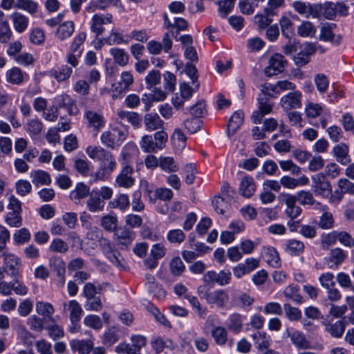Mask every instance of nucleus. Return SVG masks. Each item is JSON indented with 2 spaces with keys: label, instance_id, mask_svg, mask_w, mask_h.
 Returning a JSON list of instances; mask_svg holds the SVG:
<instances>
[{
  "label": "nucleus",
  "instance_id": "obj_1",
  "mask_svg": "<svg viewBox=\"0 0 354 354\" xmlns=\"http://www.w3.org/2000/svg\"><path fill=\"white\" fill-rule=\"evenodd\" d=\"M86 152L88 157L99 162V168L96 172L91 174V180H106L114 171L117 162L114 156L108 150L100 146H88Z\"/></svg>",
  "mask_w": 354,
  "mask_h": 354
},
{
  "label": "nucleus",
  "instance_id": "obj_2",
  "mask_svg": "<svg viewBox=\"0 0 354 354\" xmlns=\"http://www.w3.org/2000/svg\"><path fill=\"white\" fill-rule=\"evenodd\" d=\"M126 137L127 133L124 130L119 128H113L102 133L100 140L106 147L114 149L120 146Z\"/></svg>",
  "mask_w": 354,
  "mask_h": 354
},
{
  "label": "nucleus",
  "instance_id": "obj_3",
  "mask_svg": "<svg viewBox=\"0 0 354 354\" xmlns=\"http://www.w3.org/2000/svg\"><path fill=\"white\" fill-rule=\"evenodd\" d=\"M100 246L103 254L110 262L118 268H124V261L120 253L112 246L109 240L102 239L100 242Z\"/></svg>",
  "mask_w": 354,
  "mask_h": 354
},
{
  "label": "nucleus",
  "instance_id": "obj_4",
  "mask_svg": "<svg viewBox=\"0 0 354 354\" xmlns=\"http://www.w3.org/2000/svg\"><path fill=\"white\" fill-rule=\"evenodd\" d=\"M331 185L326 176L318 173L312 176V189L316 195L326 198L330 194Z\"/></svg>",
  "mask_w": 354,
  "mask_h": 354
},
{
  "label": "nucleus",
  "instance_id": "obj_5",
  "mask_svg": "<svg viewBox=\"0 0 354 354\" xmlns=\"http://www.w3.org/2000/svg\"><path fill=\"white\" fill-rule=\"evenodd\" d=\"M133 83V77L129 71H124L120 75V81L113 85V99L121 97L122 95L126 93L130 86Z\"/></svg>",
  "mask_w": 354,
  "mask_h": 354
},
{
  "label": "nucleus",
  "instance_id": "obj_6",
  "mask_svg": "<svg viewBox=\"0 0 354 354\" xmlns=\"http://www.w3.org/2000/svg\"><path fill=\"white\" fill-rule=\"evenodd\" d=\"M258 102L259 109L252 115V120L254 124H260L264 115L272 111L273 106V102L267 96L259 95Z\"/></svg>",
  "mask_w": 354,
  "mask_h": 354
},
{
  "label": "nucleus",
  "instance_id": "obj_7",
  "mask_svg": "<svg viewBox=\"0 0 354 354\" xmlns=\"http://www.w3.org/2000/svg\"><path fill=\"white\" fill-rule=\"evenodd\" d=\"M231 272L230 270H221L219 272L208 271L203 275V281L207 284L218 283L223 286L230 283Z\"/></svg>",
  "mask_w": 354,
  "mask_h": 354
},
{
  "label": "nucleus",
  "instance_id": "obj_8",
  "mask_svg": "<svg viewBox=\"0 0 354 354\" xmlns=\"http://www.w3.org/2000/svg\"><path fill=\"white\" fill-rule=\"evenodd\" d=\"M204 298L207 304L215 305L219 308H224L229 301L228 294L224 290L205 291Z\"/></svg>",
  "mask_w": 354,
  "mask_h": 354
},
{
  "label": "nucleus",
  "instance_id": "obj_9",
  "mask_svg": "<svg viewBox=\"0 0 354 354\" xmlns=\"http://www.w3.org/2000/svg\"><path fill=\"white\" fill-rule=\"evenodd\" d=\"M286 64V60L283 59L282 55L275 53L270 58L269 66L266 68L265 73L267 76L270 77L282 73Z\"/></svg>",
  "mask_w": 354,
  "mask_h": 354
},
{
  "label": "nucleus",
  "instance_id": "obj_10",
  "mask_svg": "<svg viewBox=\"0 0 354 354\" xmlns=\"http://www.w3.org/2000/svg\"><path fill=\"white\" fill-rule=\"evenodd\" d=\"M55 109H66L70 115H75L77 113L75 102L66 94L59 95L54 99Z\"/></svg>",
  "mask_w": 354,
  "mask_h": 354
},
{
  "label": "nucleus",
  "instance_id": "obj_11",
  "mask_svg": "<svg viewBox=\"0 0 354 354\" xmlns=\"http://www.w3.org/2000/svg\"><path fill=\"white\" fill-rule=\"evenodd\" d=\"M336 239H337L344 246L349 248L354 246V239L347 232L333 231L328 234L326 237V242L328 243H334Z\"/></svg>",
  "mask_w": 354,
  "mask_h": 354
},
{
  "label": "nucleus",
  "instance_id": "obj_12",
  "mask_svg": "<svg viewBox=\"0 0 354 354\" xmlns=\"http://www.w3.org/2000/svg\"><path fill=\"white\" fill-rule=\"evenodd\" d=\"M301 93L299 91L290 92L281 99V104L285 110L297 109L301 106Z\"/></svg>",
  "mask_w": 354,
  "mask_h": 354
},
{
  "label": "nucleus",
  "instance_id": "obj_13",
  "mask_svg": "<svg viewBox=\"0 0 354 354\" xmlns=\"http://www.w3.org/2000/svg\"><path fill=\"white\" fill-rule=\"evenodd\" d=\"M133 169L130 165L123 167L120 173L115 178V182L119 187L124 188L131 187L134 183V178L132 177Z\"/></svg>",
  "mask_w": 354,
  "mask_h": 354
},
{
  "label": "nucleus",
  "instance_id": "obj_14",
  "mask_svg": "<svg viewBox=\"0 0 354 354\" xmlns=\"http://www.w3.org/2000/svg\"><path fill=\"white\" fill-rule=\"evenodd\" d=\"M84 117L88 121V126L96 131H99L105 125L104 118L98 112L86 109L84 112Z\"/></svg>",
  "mask_w": 354,
  "mask_h": 354
},
{
  "label": "nucleus",
  "instance_id": "obj_15",
  "mask_svg": "<svg viewBox=\"0 0 354 354\" xmlns=\"http://www.w3.org/2000/svg\"><path fill=\"white\" fill-rule=\"evenodd\" d=\"M279 24L282 35L288 40V42H290L295 35L294 24L292 19L286 15H282L279 19Z\"/></svg>",
  "mask_w": 354,
  "mask_h": 354
},
{
  "label": "nucleus",
  "instance_id": "obj_16",
  "mask_svg": "<svg viewBox=\"0 0 354 354\" xmlns=\"http://www.w3.org/2000/svg\"><path fill=\"white\" fill-rule=\"evenodd\" d=\"M164 124V121L156 113H149L144 116V124L147 131L162 129Z\"/></svg>",
  "mask_w": 354,
  "mask_h": 354
},
{
  "label": "nucleus",
  "instance_id": "obj_17",
  "mask_svg": "<svg viewBox=\"0 0 354 354\" xmlns=\"http://www.w3.org/2000/svg\"><path fill=\"white\" fill-rule=\"evenodd\" d=\"M244 114L242 111H235L230 117L227 127V135L231 138L243 123Z\"/></svg>",
  "mask_w": 354,
  "mask_h": 354
},
{
  "label": "nucleus",
  "instance_id": "obj_18",
  "mask_svg": "<svg viewBox=\"0 0 354 354\" xmlns=\"http://www.w3.org/2000/svg\"><path fill=\"white\" fill-rule=\"evenodd\" d=\"M299 46L301 49L293 59L297 66H302L309 62L310 56L315 52L316 48L315 46H304V48H301L303 46Z\"/></svg>",
  "mask_w": 354,
  "mask_h": 354
},
{
  "label": "nucleus",
  "instance_id": "obj_19",
  "mask_svg": "<svg viewBox=\"0 0 354 354\" xmlns=\"http://www.w3.org/2000/svg\"><path fill=\"white\" fill-rule=\"evenodd\" d=\"M112 16L110 14L106 15H94L92 18V24L91 28L92 31L96 33L97 36L102 34L104 31L103 24H110L111 22Z\"/></svg>",
  "mask_w": 354,
  "mask_h": 354
},
{
  "label": "nucleus",
  "instance_id": "obj_20",
  "mask_svg": "<svg viewBox=\"0 0 354 354\" xmlns=\"http://www.w3.org/2000/svg\"><path fill=\"white\" fill-rule=\"evenodd\" d=\"M4 265L6 272H10L11 276H16L18 274L19 266V259L12 254L3 253Z\"/></svg>",
  "mask_w": 354,
  "mask_h": 354
},
{
  "label": "nucleus",
  "instance_id": "obj_21",
  "mask_svg": "<svg viewBox=\"0 0 354 354\" xmlns=\"http://www.w3.org/2000/svg\"><path fill=\"white\" fill-rule=\"evenodd\" d=\"M114 236L119 244L125 246L130 245L134 239V234L124 227H118L114 232Z\"/></svg>",
  "mask_w": 354,
  "mask_h": 354
},
{
  "label": "nucleus",
  "instance_id": "obj_22",
  "mask_svg": "<svg viewBox=\"0 0 354 354\" xmlns=\"http://www.w3.org/2000/svg\"><path fill=\"white\" fill-rule=\"evenodd\" d=\"M68 310L70 311V319L73 325V328H71V330L73 332L75 331V328L81 319L83 310L80 304L76 300H71L69 301Z\"/></svg>",
  "mask_w": 354,
  "mask_h": 354
},
{
  "label": "nucleus",
  "instance_id": "obj_23",
  "mask_svg": "<svg viewBox=\"0 0 354 354\" xmlns=\"http://www.w3.org/2000/svg\"><path fill=\"white\" fill-rule=\"evenodd\" d=\"M86 206L90 212H98L103 209L104 201L95 193V190H93L86 201Z\"/></svg>",
  "mask_w": 354,
  "mask_h": 354
},
{
  "label": "nucleus",
  "instance_id": "obj_24",
  "mask_svg": "<svg viewBox=\"0 0 354 354\" xmlns=\"http://www.w3.org/2000/svg\"><path fill=\"white\" fill-rule=\"evenodd\" d=\"M256 189V185L252 178L245 176L242 178L240 187V194L245 198L251 197Z\"/></svg>",
  "mask_w": 354,
  "mask_h": 354
},
{
  "label": "nucleus",
  "instance_id": "obj_25",
  "mask_svg": "<svg viewBox=\"0 0 354 354\" xmlns=\"http://www.w3.org/2000/svg\"><path fill=\"white\" fill-rule=\"evenodd\" d=\"M138 154V149L137 147L133 143H128L126 145L122 151V165L124 166L129 165V164L132 162V160L134 156Z\"/></svg>",
  "mask_w": 354,
  "mask_h": 354
},
{
  "label": "nucleus",
  "instance_id": "obj_26",
  "mask_svg": "<svg viewBox=\"0 0 354 354\" xmlns=\"http://www.w3.org/2000/svg\"><path fill=\"white\" fill-rule=\"evenodd\" d=\"M325 330L335 338H339L342 336L345 330V323L342 320H338L332 324L330 322H324Z\"/></svg>",
  "mask_w": 354,
  "mask_h": 354
},
{
  "label": "nucleus",
  "instance_id": "obj_27",
  "mask_svg": "<svg viewBox=\"0 0 354 354\" xmlns=\"http://www.w3.org/2000/svg\"><path fill=\"white\" fill-rule=\"evenodd\" d=\"M334 156L337 161L342 165H346L349 162L348 158V147L346 144L341 142L334 147L333 149Z\"/></svg>",
  "mask_w": 354,
  "mask_h": 354
},
{
  "label": "nucleus",
  "instance_id": "obj_28",
  "mask_svg": "<svg viewBox=\"0 0 354 354\" xmlns=\"http://www.w3.org/2000/svg\"><path fill=\"white\" fill-rule=\"evenodd\" d=\"M70 346L73 351H77L80 354H88L93 349V343L91 340L73 339L70 342Z\"/></svg>",
  "mask_w": 354,
  "mask_h": 354
},
{
  "label": "nucleus",
  "instance_id": "obj_29",
  "mask_svg": "<svg viewBox=\"0 0 354 354\" xmlns=\"http://www.w3.org/2000/svg\"><path fill=\"white\" fill-rule=\"evenodd\" d=\"M90 188L84 183H78L74 190L70 194V197L72 201L77 203L81 199L88 196L90 194Z\"/></svg>",
  "mask_w": 354,
  "mask_h": 354
},
{
  "label": "nucleus",
  "instance_id": "obj_30",
  "mask_svg": "<svg viewBox=\"0 0 354 354\" xmlns=\"http://www.w3.org/2000/svg\"><path fill=\"white\" fill-rule=\"evenodd\" d=\"M10 18L12 20L14 28L17 32L21 33L25 31L29 23V19L26 16L16 12L10 15Z\"/></svg>",
  "mask_w": 354,
  "mask_h": 354
},
{
  "label": "nucleus",
  "instance_id": "obj_31",
  "mask_svg": "<svg viewBox=\"0 0 354 354\" xmlns=\"http://www.w3.org/2000/svg\"><path fill=\"white\" fill-rule=\"evenodd\" d=\"M28 75L17 67H13L6 72V80L12 84H21Z\"/></svg>",
  "mask_w": 354,
  "mask_h": 354
},
{
  "label": "nucleus",
  "instance_id": "obj_32",
  "mask_svg": "<svg viewBox=\"0 0 354 354\" xmlns=\"http://www.w3.org/2000/svg\"><path fill=\"white\" fill-rule=\"evenodd\" d=\"M290 337L292 344L298 349H308L310 348V344L303 333L294 331L290 335Z\"/></svg>",
  "mask_w": 354,
  "mask_h": 354
},
{
  "label": "nucleus",
  "instance_id": "obj_33",
  "mask_svg": "<svg viewBox=\"0 0 354 354\" xmlns=\"http://www.w3.org/2000/svg\"><path fill=\"white\" fill-rule=\"evenodd\" d=\"M15 8L23 10L30 15H34L38 11L39 4L33 0H16Z\"/></svg>",
  "mask_w": 354,
  "mask_h": 354
},
{
  "label": "nucleus",
  "instance_id": "obj_34",
  "mask_svg": "<svg viewBox=\"0 0 354 354\" xmlns=\"http://www.w3.org/2000/svg\"><path fill=\"white\" fill-rule=\"evenodd\" d=\"M263 257L265 261L271 266L277 268L280 266V258L274 248H264Z\"/></svg>",
  "mask_w": 354,
  "mask_h": 354
},
{
  "label": "nucleus",
  "instance_id": "obj_35",
  "mask_svg": "<svg viewBox=\"0 0 354 354\" xmlns=\"http://www.w3.org/2000/svg\"><path fill=\"white\" fill-rule=\"evenodd\" d=\"M316 32V27L309 21H302L297 28V35L301 37H313Z\"/></svg>",
  "mask_w": 354,
  "mask_h": 354
},
{
  "label": "nucleus",
  "instance_id": "obj_36",
  "mask_svg": "<svg viewBox=\"0 0 354 354\" xmlns=\"http://www.w3.org/2000/svg\"><path fill=\"white\" fill-rule=\"evenodd\" d=\"M118 116L122 121L129 122L135 127H138L141 122V118L136 112L122 110L118 111Z\"/></svg>",
  "mask_w": 354,
  "mask_h": 354
},
{
  "label": "nucleus",
  "instance_id": "obj_37",
  "mask_svg": "<svg viewBox=\"0 0 354 354\" xmlns=\"http://www.w3.org/2000/svg\"><path fill=\"white\" fill-rule=\"evenodd\" d=\"M32 182L35 185H48L51 183L49 174L43 170H35L30 173Z\"/></svg>",
  "mask_w": 354,
  "mask_h": 354
},
{
  "label": "nucleus",
  "instance_id": "obj_38",
  "mask_svg": "<svg viewBox=\"0 0 354 354\" xmlns=\"http://www.w3.org/2000/svg\"><path fill=\"white\" fill-rule=\"evenodd\" d=\"M336 26L335 24L326 23L320 27L319 39L324 42H333L335 35L333 32V28Z\"/></svg>",
  "mask_w": 354,
  "mask_h": 354
},
{
  "label": "nucleus",
  "instance_id": "obj_39",
  "mask_svg": "<svg viewBox=\"0 0 354 354\" xmlns=\"http://www.w3.org/2000/svg\"><path fill=\"white\" fill-rule=\"evenodd\" d=\"M273 16L264 12L257 13L254 16V23L258 26L259 29H266L268 28L273 21Z\"/></svg>",
  "mask_w": 354,
  "mask_h": 354
},
{
  "label": "nucleus",
  "instance_id": "obj_40",
  "mask_svg": "<svg viewBox=\"0 0 354 354\" xmlns=\"http://www.w3.org/2000/svg\"><path fill=\"white\" fill-rule=\"evenodd\" d=\"M211 335L215 343L219 346H223L227 340V332L223 326H215L211 331Z\"/></svg>",
  "mask_w": 354,
  "mask_h": 354
},
{
  "label": "nucleus",
  "instance_id": "obj_41",
  "mask_svg": "<svg viewBox=\"0 0 354 354\" xmlns=\"http://www.w3.org/2000/svg\"><path fill=\"white\" fill-rule=\"evenodd\" d=\"M74 32V24L71 21H65L58 27L56 36L60 40L71 37Z\"/></svg>",
  "mask_w": 354,
  "mask_h": 354
},
{
  "label": "nucleus",
  "instance_id": "obj_42",
  "mask_svg": "<svg viewBox=\"0 0 354 354\" xmlns=\"http://www.w3.org/2000/svg\"><path fill=\"white\" fill-rule=\"evenodd\" d=\"M140 189L144 192L145 197L148 198L151 203H156L155 191L157 188L153 184L149 183L147 180L142 179L140 181Z\"/></svg>",
  "mask_w": 354,
  "mask_h": 354
},
{
  "label": "nucleus",
  "instance_id": "obj_43",
  "mask_svg": "<svg viewBox=\"0 0 354 354\" xmlns=\"http://www.w3.org/2000/svg\"><path fill=\"white\" fill-rule=\"evenodd\" d=\"M72 73V68L66 65L62 66L58 70H51L50 75L57 81H65L69 78Z\"/></svg>",
  "mask_w": 354,
  "mask_h": 354
},
{
  "label": "nucleus",
  "instance_id": "obj_44",
  "mask_svg": "<svg viewBox=\"0 0 354 354\" xmlns=\"http://www.w3.org/2000/svg\"><path fill=\"white\" fill-rule=\"evenodd\" d=\"M84 306L86 310L97 312L102 309L103 304L101 298L95 295L86 298Z\"/></svg>",
  "mask_w": 354,
  "mask_h": 354
},
{
  "label": "nucleus",
  "instance_id": "obj_45",
  "mask_svg": "<svg viewBox=\"0 0 354 354\" xmlns=\"http://www.w3.org/2000/svg\"><path fill=\"white\" fill-rule=\"evenodd\" d=\"M283 294L287 299H291L296 304H301L303 302L302 297L299 294V287L297 285H290L287 286Z\"/></svg>",
  "mask_w": 354,
  "mask_h": 354
},
{
  "label": "nucleus",
  "instance_id": "obj_46",
  "mask_svg": "<svg viewBox=\"0 0 354 354\" xmlns=\"http://www.w3.org/2000/svg\"><path fill=\"white\" fill-rule=\"evenodd\" d=\"M43 128L44 126L41 121L37 118L29 120L26 124V131L32 137L38 136Z\"/></svg>",
  "mask_w": 354,
  "mask_h": 354
},
{
  "label": "nucleus",
  "instance_id": "obj_47",
  "mask_svg": "<svg viewBox=\"0 0 354 354\" xmlns=\"http://www.w3.org/2000/svg\"><path fill=\"white\" fill-rule=\"evenodd\" d=\"M49 266L50 269L57 274L65 273L66 267L63 259L57 256H53L49 259Z\"/></svg>",
  "mask_w": 354,
  "mask_h": 354
},
{
  "label": "nucleus",
  "instance_id": "obj_48",
  "mask_svg": "<svg viewBox=\"0 0 354 354\" xmlns=\"http://www.w3.org/2000/svg\"><path fill=\"white\" fill-rule=\"evenodd\" d=\"M185 270V266L179 257H174L169 262V270L174 276H180Z\"/></svg>",
  "mask_w": 354,
  "mask_h": 354
},
{
  "label": "nucleus",
  "instance_id": "obj_49",
  "mask_svg": "<svg viewBox=\"0 0 354 354\" xmlns=\"http://www.w3.org/2000/svg\"><path fill=\"white\" fill-rule=\"evenodd\" d=\"M141 149L145 153L156 152L158 148L155 145V142L150 135H145L140 141Z\"/></svg>",
  "mask_w": 354,
  "mask_h": 354
},
{
  "label": "nucleus",
  "instance_id": "obj_50",
  "mask_svg": "<svg viewBox=\"0 0 354 354\" xmlns=\"http://www.w3.org/2000/svg\"><path fill=\"white\" fill-rule=\"evenodd\" d=\"M109 204L113 208H118L120 210L124 211L129 208L130 202L128 195L120 194L113 201H111Z\"/></svg>",
  "mask_w": 354,
  "mask_h": 354
},
{
  "label": "nucleus",
  "instance_id": "obj_51",
  "mask_svg": "<svg viewBox=\"0 0 354 354\" xmlns=\"http://www.w3.org/2000/svg\"><path fill=\"white\" fill-rule=\"evenodd\" d=\"M228 328L235 333H239L243 328V319L237 313L232 314L229 317Z\"/></svg>",
  "mask_w": 354,
  "mask_h": 354
},
{
  "label": "nucleus",
  "instance_id": "obj_52",
  "mask_svg": "<svg viewBox=\"0 0 354 354\" xmlns=\"http://www.w3.org/2000/svg\"><path fill=\"white\" fill-rule=\"evenodd\" d=\"M188 300L191 306L196 309V312L201 318H205L207 315V309L202 308L201 304L196 297L190 294L185 295V298Z\"/></svg>",
  "mask_w": 354,
  "mask_h": 354
},
{
  "label": "nucleus",
  "instance_id": "obj_53",
  "mask_svg": "<svg viewBox=\"0 0 354 354\" xmlns=\"http://www.w3.org/2000/svg\"><path fill=\"white\" fill-rule=\"evenodd\" d=\"M285 4L284 0H268L267 6L264 8V12L274 17L278 15L279 10Z\"/></svg>",
  "mask_w": 354,
  "mask_h": 354
},
{
  "label": "nucleus",
  "instance_id": "obj_54",
  "mask_svg": "<svg viewBox=\"0 0 354 354\" xmlns=\"http://www.w3.org/2000/svg\"><path fill=\"white\" fill-rule=\"evenodd\" d=\"M36 311L39 315L50 319L54 313V308L50 303L39 301L36 304Z\"/></svg>",
  "mask_w": 354,
  "mask_h": 354
},
{
  "label": "nucleus",
  "instance_id": "obj_55",
  "mask_svg": "<svg viewBox=\"0 0 354 354\" xmlns=\"http://www.w3.org/2000/svg\"><path fill=\"white\" fill-rule=\"evenodd\" d=\"M111 53L113 57L114 61L121 66H124L128 64L129 55L124 50L120 48H112Z\"/></svg>",
  "mask_w": 354,
  "mask_h": 354
},
{
  "label": "nucleus",
  "instance_id": "obj_56",
  "mask_svg": "<svg viewBox=\"0 0 354 354\" xmlns=\"http://www.w3.org/2000/svg\"><path fill=\"white\" fill-rule=\"evenodd\" d=\"M5 221L10 227H20L22 225L21 212H8L5 218Z\"/></svg>",
  "mask_w": 354,
  "mask_h": 354
},
{
  "label": "nucleus",
  "instance_id": "obj_57",
  "mask_svg": "<svg viewBox=\"0 0 354 354\" xmlns=\"http://www.w3.org/2000/svg\"><path fill=\"white\" fill-rule=\"evenodd\" d=\"M131 41V37L127 34H122L116 32H112L107 40L108 44H120L121 43L127 44Z\"/></svg>",
  "mask_w": 354,
  "mask_h": 354
},
{
  "label": "nucleus",
  "instance_id": "obj_58",
  "mask_svg": "<svg viewBox=\"0 0 354 354\" xmlns=\"http://www.w3.org/2000/svg\"><path fill=\"white\" fill-rule=\"evenodd\" d=\"M161 75L159 71L152 70L145 77L147 88L151 89L160 82Z\"/></svg>",
  "mask_w": 354,
  "mask_h": 354
},
{
  "label": "nucleus",
  "instance_id": "obj_59",
  "mask_svg": "<svg viewBox=\"0 0 354 354\" xmlns=\"http://www.w3.org/2000/svg\"><path fill=\"white\" fill-rule=\"evenodd\" d=\"M101 225L106 231L115 232L118 228V219L113 216H104L101 219Z\"/></svg>",
  "mask_w": 354,
  "mask_h": 354
},
{
  "label": "nucleus",
  "instance_id": "obj_60",
  "mask_svg": "<svg viewBox=\"0 0 354 354\" xmlns=\"http://www.w3.org/2000/svg\"><path fill=\"white\" fill-rule=\"evenodd\" d=\"M336 279L342 288L349 289L354 293V283L348 274L339 272L337 274Z\"/></svg>",
  "mask_w": 354,
  "mask_h": 354
},
{
  "label": "nucleus",
  "instance_id": "obj_61",
  "mask_svg": "<svg viewBox=\"0 0 354 354\" xmlns=\"http://www.w3.org/2000/svg\"><path fill=\"white\" fill-rule=\"evenodd\" d=\"M49 250L53 252L66 253L68 250V244L61 239H55L52 241Z\"/></svg>",
  "mask_w": 354,
  "mask_h": 354
},
{
  "label": "nucleus",
  "instance_id": "obj_62",
  "mask_svg": "<svg viewBox=\"0 0 354 354\" xmlns=\"http://www.w3.org/2000/svg\"><path fill=\"white\" fill-rule=\"evenodd\" d=\"M297 201L302 205H313L315 203L313 194L309 191H300L297 192Z\"/></svg>",
  "mask_w": 354,
  "mask_h": 354
},
{
  "label": "nucleus",
  "instance_id": "obj_63",
  "mask_svg": "<svg viewBox=\"0 0 354 354\" xmlns=\"http://www.w3.org/2000/svg\"><path fill=\"white\" fill-rule=\"evenodd\" d=\"M17 334L19 338L23 341V342L27 346H31L32 344V340L35 338L33 335L29 332L26 328L20 325L17 326Z\"/></svg>",
  "mask_w": 354,
  "mask_h": 354
},
{
  "label": "nucleus",
  "instance_id": "obj_64",
  "mask_svg": "<svg viewBox=\"0 0 354 354\" xmlns=\"http://www.w3.org/2000/svg\"><path fill=\"white\" fill-rule=\"evenodd\" d=\"M346 254L341 248H336L330 252V261L336 266L340 265L346 259Z\"/></svg>",
  "mask_w": 354,
  "mask_h": 354
}]
</instances>
